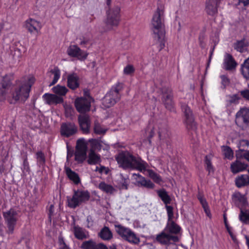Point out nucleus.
<instances>
[{
  "mask_svg": "<svg viewBox=\"0 0 249 249\" xmlns=\"http://www.w3.org/2000/svg\"><path fill=\"white\" fill-rule=\"evenodd\" d=\"M222 80L221 83L225 89L227 86L229 85L230 83V79L225 75H222L220 76Z\"/></svg>",
  "mask_w": 249,
  "mask_h": 249,
  "instance_id": "5fc2aeb1",
  "label": "nucleus"
},
{
  "mask_svg": "<svg viewBox=\"0 0 249 249\" xmlns=\"http://www.w3.org/2000/svg\"><path fill=\"white\" fill-rule=\"evenodd\" d=\"M106 24L111 27H117L121 21V8L116 6L110 8L107 12Z\"/></svg>",
  "mask_w": 249,
  "mask_h": 249,
  "instance_id": "9d476101",
  "label": "nucleus"
},
{
  "mask_svg": "<svg viewBox=\"0 0 249 249\" xmlns=\"http://www.w3.org/2000/svg\"><path fill=\"white\" fill-rule=\"evenodd\" d=\"M50 72L54 75L52 85L56 84L60 77V71L57 67H55L53 69L50 70Z\"/></svg>",
  "mask_w": 249,
  "mask_h": 249,
  "instance_id": "37998d69",
  "label": "nucleus"
},
{
  "mask_svg": "<svg viewBox=\"0 0 249 249\" xmlns=\"http://www.w3.org/2000/svg\"><path fill=\"white\" fill-rule=\"evenodd\" d=\"M65 170L68 178L72 181L75 184H78L80 182L78 174L73 171L70 167H66Z\"/></svg>",
  "mask_w": 249,
  "mask_h": 249,
  "instance_id": "cd10ccee",
  "label": "nucleus"
},
{
  "mask_svg": "<svg viewBox=\"0 0 249 249\" xmlns=\"http://www.w3.org/2000/svg\"><path fill=\"white\" fill-rule=\"evenodd\" d=\"M220 0H206L205 11L210 16H213L217 13V7Z\"/></svg>",
  "mask_w": 249,
  "mask_h": 249,
  "instance_id": "f3484780",
  "label": "nucleus"
},
{
  "mask_svg": "<svg viewBox=\"0 0 249 249\" xmlns=\"http://www.w3.org/2000/svg\"><path fill=\"white\" fill-rule=\"evenodd\" d=\"M58 241H59V244L60 247H65V246H67L66 245V244L65 243L63 238L59 237Z\"/></svg>",
  "mask_w": 249,
  "mask_h": 249,
  "instance_id": "0e129e2a",
  "label": "nucleus"
},
{
  "mask_svg": "<svg viewBox=\"0 0 249 249\" xmlns=\"http://www.w3.org/2000/svg\"><path fill=\"white\" fill-rule=\"evenodd\" d=\"M25 26L31 34L34 33L38 34L42 28L40 22L32 18H29L25 21Z\"/></svg>",
  "mask_w": 249,
  "mask_h": 249,
  "instance_id": "2eb2a0df",
  "label": "nucleus"
},
{
  "mask_svg": "<svg viewBox=\"0 0 249 249\" xmlns=\"http://www.w3.org/2000/svg\"><path fill=\"white\" fill-rule=\"evenodd\" d=\"M235 123L240 126L249 127V108H241L236 113Z\"/></svg>",
  "mask_w": 249,
  "mask_h": 249,
  "instance_id": "f8f14e48",
  "label": "nucleus"
},
{
  "mask_svg": "<svg viewBox=\"0 0 249 249\" xmlns=\"http://www.w3.org/2000/svg\"><path fill=\"white\" fill-rule=\"evenodd\" d=\"M224 64L226 70L229 71L235 69L237 65L232 56L229 53L226 54Z\"/></svg>",
  "mask_w": 249,
  "mask_h": 249,
  "instance_id": "b1692460",
  "label": "nucleus"
},
{
  "mask_svg": "<svg viewBox=\"0 0 249 249\" xmlns=\"http://www.w3.org/2000/svg\"><path fill=\"white\" fill-rule=\"evenodd\" d=\"M99 188L107 193L112 194L114 191V188L112 186L107 184L105 182L100 183Z\"/></svg>",
  "mask_w": 249,
  "mask_h": 249,
  "instance_id": "ea45409f",
  "label": "nucleus"
},
{
  "mask_svg": "<svg viewBox=\"0 0 249 249\" xmlns=\"http://www.w3.org/2000/svg\"><path fill=\"white\" fill-rule=\"evenodd\" d=\"M123 89V84L118 82L112 86L110 90L107 93L102 100L103 106L106 108L113 106L120 98V91Z\"/></svg>",
  "mask_w": 249,
  "mask_h": 249,
  "instance_id": "20e7f679",
  "label": "nucleus"
},
{
  "mask_svg": "<svg viewBox=\"0 0 249 249\" xmlns=\"http://www.w3.org/2000/svg\"><path fill=\"white\" fill-rule=\"evenodd\" d=\"M181 109L184 114V124L189 134H196L197 130V125L195 121L192 111L186 104L182 105Z\"/></svg>",
  "mask_w": 249,
  "mask_h": 249,
  "instance_id": "6e6552de",
  "label": "nucleus"
},
{
  "mask_svg": "<svg viewBox=\"0 0 249 249\" xmlns=\"http://www.w3.org/2000/svg\"><path fill=\"white\" fill-rule=\"evenodd\" d=\"M241 70L244 77L249 80V57L242 64Z\"/></svg>",
  "mask_w": 249,
  "mask_h": 249,
  "instance_id": "2f4dec72",
  "label": "nucleus"
},
{
  "mask_svg": "<svg viewBox=\"0 0 249 249\" xmlns=\"http://www.w3.org/2000/svg\"><path fill=\"white\" fill-rule=\"evenodd\" d=\"M89 142L90 143L91 146L90 150H92L94 151L96 150H101L102 145L100 140L95 139H92L89 140Z\"/></svg>",
  "mask_w": 249,
  "mask_h": 249,
  "instance_id": "79ce46f5",
  "label": "nucleus"
},
{
  "mask_svg": "<svg viewBox=\"0 0 249 249\" xmlns=\"http://www.w3.org/2000/svg\"><path fill=\"white\" fill-rule=\"evenodd\" d=\"M22 174L26 176L27 173L29 174L30 172V167L29 162L28 161L27 157L26 156L23 160L22 166L21 167Z\"/></svg>",
  "mask_w": 249,
  "mask_h": 249,
  "instance_id": "c03bdc74",
  "label": "nucleus"
},
{
  "mask_svg": "<svg viewBox=\"0 0 249 249\" xmlns=\"http://www.w3.org/2000/svg\"><path fill=\"white\" fill-rule=\"evenodd\" d=\"M107 129L103 128L102 125L98 122H95L94 124L93 131L97 135L105 134Z\"/></svg>",
  "mask_w": 249,
  "mask_h": 249,
  "instance_id": "58836bf2",
  "label": "nucleus"
},
{
  "mask_svg": "<svg viewBox=\"0 0 249 249\" xmlns=\"http://www.w3.org/2000/svg\"><path fill=\"white\" fill-rule=\"evenodd\" d=\"M97 246L98 244H96L92 239H90L83 242L80 246V248L81 249H98Z\"/></svg>",
  "mask_w": 249,
  "mask_h": 249,
  "instance_id": "7c9ffc66",
  "label": "nucleus"
},
{
  "mask_svg": "<svg viewBox=\"0 0 249 249\" xmlns=\"http://www.w3.org/2000/svg\"><path fill=\"white\" fill-rule=\"evenodd\" d=\"M223 151L226 158L231 159L233 157V151L229 146H224Z\"/></svg>",
  "mask_w": 249,
  "mask_h": 249,
  "instance_id": "3c124183",
  "label": "nucleus"
},
{
  "mask_svg": "<svg viewBox=\"0 0 249 249\" xmlns=\"http://www.w3.org/2000/svg\"><path fill=\"white\" fill-rule=\"evenodd\" d=\"M73 234L75 237L80 240L88 238L86 231L79 226H75L73 227Z\"/></svg>",
  "mask_w": 249,
  "mask_h": 249,
  "instance_id": "a878e982",
  "label": "nucleus"
},
{
  "mask_svg": "<svg viewBox=\"0 0 249 249\" xmlns=\"http://www.w3.org/2000/svg\"><path fill=\"white\" fill-rule=\"evenodd\" d=\"M14 79V74L9 73L1 77L0 80V86L10 88Z\"/></svg>",
  "mask_w": 249,
  "mask_h": 249,
  "instance_id": "393cba45",
  "label": "nucleus"
},
{
  "mask_svg": "<svg viewBox=\"0 0 249 249\" xmlns=\"http://www.w3.org/2000/svg\"><path fill=\"white\" fill-rule=\"evenodd\" d=\"M79 78L75 73L70 74L67 76V86L72 90H75L79 88Z\"/></svg>",
  "mask_w": 249,
  "mask_h": 249,
  "instance_id": "a211bd4d",
  "label": "nucleus"
},
{
  "mask_svg": "<svg viewBox=\"0 0 249 249\" xmlns=\"http://www.w3.org/2000/svg\"><path fill=\"white\" fill-rule=\"evenodd\" d=\"M43 98L48 105L60 104L63 102L62 97L53 94L45 93L43 95Z\"/></svg>",
  "mask_w": 249,
  "mask_h": 249,
  "instance_id": "aec40b11",
  "label": "nucleus"
},
{
  "mask_svg": "<svg viewBox=\"0 0 249 249\" xmlns=\"http://www.w3.org/2000/svg\"><path fill=\"white\" fill-rule=\"evenodd\" d=\"M94 101L91 96L80 97L75 99L74 107L80 113H85L90 110L91 102Z\"/></svg>",
  "mask_w": 249,
  "mask_h": 249,
  "instance_id": "9b49d317",
  "label": "nucleus"
},
{
  "mask_svg": "<svg viewBox=\"0 0 249 249\" xmlns=\"http://www.w3.org/2000/svg\"><path fill=\"white\" fill-rule=\"evenodd\" d=\"M79 40H80L79 45L82 47L87 48V45L89 44H90V46L91 45V44L90 43V39L89 37L82 36L79 38Z\"/></svg>",
  "mask_w": 249,
  "mask_h": 249,
  "instance_id": "09e8293b",
  "label": "nucleus"
},
{
  "mask_svg": "<svg viewBox=\"0 0 249 249\" xmlns=\"http://www.w3.org/2000/svg\"><path fill=\"white\" fill-rule=\"evenodd\" d=\"M54 205L53 204H51L49 208L48 209V216H53L54 215Z\"/></svg>",
  "mask_w": 249,
  "mask_h": 249,
  "instance_id": "680f3d73",
  "label": "nucleus"
},
{
  "mask_svg": "<svg viewBox=\"0 0 249 249\" xmlns=\"http://www.w3.org/2000/svg\"><path fill=\"white\" fill-rule=\"evenodd\" d=\"M79 123L80 129L84 134L89 133V128L90 126V120L88 116H82L78 118Z\"/></svg>",
  "mask_w": 249,
  "mask_h": 249,
  "instance_id": "6ab92c4d",
  "label": "nucleus"
},
{
  "mask_svg": "<svg viewBox=\"0 0 249 249\" xmlns=\"http://www.w3.org/2000/svg\"><path fill=\"white\" fill-rule=\"evenodd\" d=\"M181 234H175V235H173L172 234V242H178L179 241V240L181 238Z\"/></svg>",
  "mask_w": 249,
  "mask_h": 249,
  "instance_id": "bf43d9fd",
  "label": "nucleus"
},
{
  "mask_svg": "<svg viewBox=\"0 0 249 249\" xmlns=\"http://www.w3.org/2000/svg\"><path fill=\"white\" fill-rule=\"evenodd\" d=\"M157 193L159 197L161 198L162 201L166 205V208H167V206H169L167 205V204L170 203L171 198L164 190H158Z\"/></svg>",
  "mask_w": 249,
  "mask_h": 249,
  "instance_id": "c756f323",
  "label": "nucleus"
},
{
  "mask_svg": "<svg viewBox=\"0 0 249 249\" xmlns=\"http://www.w3.org/2000/svg\"><path fill=\"white\" fill-rule=\"evenodd\" d=\"M90 197V193L87 190L74 189L72 197L67 199L68 206L70 208L75 209L82 204L87 203Z\"/></svg>",
  "mask_w": 249,
  "mask_h": 249,
  "instance_id": "39448f33",
  "label": "nucleus"
},
{
  "mask_svg": "<svg viewBox=\"0 0 249 249\" xmlns=\"http://www.w3.org/2000/svg\"><path fill=\"white\" fill-rule=\"evenodd\" d=\"M149 176L156 183H160L161 181L160 176L154 171H151L149 172Z\"/></svg>",
  "mask_w": 249,
  "mask_h": 249,
  "instance_id": "603ef678",
  "label": "nucleus"
},
{
  "mask_svg": "<svg viewBox=\"0 0 249 249\" xmlns=\"http://www.w3.org/2000/svg\"><path fill=\"white\" fill-rule=\"evenodd\" d=\"M167 132V130L166 129H164L163 130L161 129H159V136L160 139H161L163 137H165V134Z\"/></svg>",
  "mask_w": 249,
  "mask_h": 249,
  "instance_id": "052dcab7",
  "label": "nucleus"
},
{
  "mask_svg": "<svg viewBox=\"0 0 249 249\" xmlns=\"http://www.w3.org/2000/svg\"><path fill=\"white\" fill-rule=\"evenodd\" d=\"M205 164L206 165V170L210 173L211 172H213V166L212 164L211 161L209 159L208 156H206L205 157Z\"/></svg>",
  "mask_w": 249,
  "mask_h": 249,
  "instance_id": "8fccbe9b",
  "label": "nucleus"
},
{
  "mask_svg": "<svg viewBox=\"0 0 249 249\" xmlns=\"http://www.w3.org/2000/svg\"><path fill=\"white\" fill-rule=\"evenodd\" d=\"M114 228L117 234L124 240L134 245L140 243V238L130 228L124 226L117 222L114 224Z\"/></svg>",
  "mask_w": 249,
  "mask_h": 249,
  "instance_id": "423d86ee",
  "label": "nucleus"
},
{
  "mask_svg": "<svg viewBox=\"0 0 249 249\" xmlns=\"http://www.w3.org/2000/svg\"><path fill=\"white\" fill-rule=\"evenodd\" d=\"M87 227L88 228H90L93 226L94 220L93 219L91 215H89L87 216Z\"/></svg>",
  "mask_w": 249,
  "mask_h": 249,
  "instance_id": "6e6d98bb",
  "label": "nucleus"
},
{
  "mask_svg": "<svg viewBox=\"0 0 249 249\" xmlns=\"http://www.w3.org/2000/svg\"><path fill=\"white\" fill-rule=\"evenodd\" d=\"M164 9L163 5L159 4L151 20L152 37L156 43L160 44V51L165 47V32L163 30Z\"/></svg>",
  "mask_w": 249,
  "mask_h": 249,
  "instance_id": "f257e3e1",
  "label": "nucleus"
},
{
  "mask_svg": "<svg viewBox=\"0 0 249 249\" xmlns=\"http://www.w3.org/2000/svg\"><path fill=\"white\" fill-rule=\"evenodd\" d=\"M74 160L78 163H82L87 158V152L75 151Z\"/></svg>",
  "mask_w": 249,
  "mask_h": 249,
  "instance_id": "a19ab883",
  "label": "nucleus"
},
{
  "mask_svg": "<svg viewBox=\"0 0 249 249\" xmlns=\"http://www.w3.org/2000/svg\"><path fill=\"white\" fill-rule=\"evenodd\" d=\"M168 222L166 227L159 234L156 235L154 240L162 245H167L171 241V206H167Z\"/></svg>",
  "mask_w": 249,
  "mask_h": 249,
  "instance_id": "0eeeda50",
  "label": "nucleus"
},
{
  "mask_svg": "<svg viewBox=\"0 0 249 249\" xmlns=\"http://www.w3.org/2000/svg\"><path fill=\"white\" fill-rule=\"evenodd\" d=\"M36 158L37 162L40 165H43L46 162L45 157L44 154L41 151H38L36 153Z\"/></svg>",
  "mask_w": 249,
  "mask_h": 249,
  "instance_id": "49530a36",
  "label": "nucleus"
},
{
  "mask_svg": "<svg viewBox=\"0 0 249 249\" xmlns=\"http://www.w3.org/2000/svg\"><path fill=\"white\" fill-rule=\"evenodd\" d=\"M10 88L0 86V102H4L6 100L8 99H11V98H8V94Z\"/></svg>",
  "mask_w": 249,
  "mask_h": 249,
  "instance_id": "4c0bfd02",
  "label": "nucleus"
},
{
  "mask_svg": "<svg viewBox=\"0 0 249 249\" xmlns=\"http://www.w3.org/2000/svg\"><path fill=\"white\" fill-rule=\"evenodd\" d=\"M98 249H108L107 246L103 243H100L98 244L97 246Z\"/></svg>",
  "mask_w": 249,
  "mask_h": 249,
  "instance_id": "338daca9",
  "label": "nucleus"
},
{
  "mask_svg": "<svg viewBox=\"0 0 249 249\" xmlns=\"http://www.w3.org/2000/svg\"><path fill=\"white\" fill-rule=\"evenodd\" d=\"M228 100H227V102L230 105L232 104H237L239 100L240 99V97L237 94L228 95Z\"/></svg>",
  "mask_w": 249,
  "mask_h": 249,
  "instance_id": "de8ad7c7",
  "label": "nucleus"
},
{
  "mask_svg": "<svg viewBox=\"0 0 249 249\" xmlns=\"http://www.w3.org/2000/svg\"><path fill=\"white\" fill-rule=\"evenodd\" d=\"M197 198L202 205V207L208 206V203L205 198H204L201 195H198Z\"/></svg>",
  "mask_w": 249,
  "mask_h": 249,
  "instance_id": "13d9d810",
  "label": "nucleus"
},
{
  "mask_svg": "<svg viewBox=\"0 0 249 249\" xmlns=\"http://www.w3.org/2000/svg\"><path fill=\"white\" fill-rule=\"evenodd\" d=\"M119 167L124 170H136L144 171L148 167L147 163L140 156H135L128 151H122L115 158Z\"/></svg>",
  "mask_w": 249,
  "mask_h": 249,
  "instance_id": "f03ea898",
  "label": "nucleus"
},
{
  "mask_svg": "<svg viewBox=\"0 0 249 249\" xmlns=\"http://www.w3.org/2000/svg\"><path fill=\"white\" fill-rule=\"evenodd\" d=\"M240 93L244 99L249 101V89L241 90L240 91Z\"/></svg>",
  "mask_w": 249,
  "mask_h": 249,
  "instance_id": "4d7b16f0",
  "label": "nucleus"
},
{
  "mask_svg": "<svg viewBox=\"0 0 249 249\" xmlns=\"http://www.w3.org/2000/svg\"><path fill=\"white\" fill-rule=\"evenodd\" d=\"M172 249H186V248L182 245H176L172 243Z\"/></svg>",
  "mask_w": 249,
  "mask_h": 249,
  "instance_id": "e2e57ef3",
  "label": "nucleus"
},
{
  "mask_svg": "<svg viewBox=\"0 0 249 249\" xmlns=\"http://www.w3.org/2000/svg\"><path fill=\"white\" fill-rule=\"evenodd\" d=\"M75 151L87 152V145L83 139H78L77 141L75 147Z\"/></svg>",
  "mask_w": 249,
  "mask_h": 249,
  "instance_id": "72a5a7b5",
  "label": "nucleus"
},
{
  "mask_svg": "<svg viewBox=\"0 0 249 249\" xmlns=\"http://www.w3.org/2000/svg\"><path fill=\"white\" fill-rule=\"evenodd\" d=\"M135 71L134 67L131 64L127 65L123 70V73L126 75H132Z\"/></svg>",
  "mask_w": 249,
  "mask_h": 249,
  "instance_id": "a18cd8bd",
  "label": "nucleus"
},
{
  "mask_svg": "<svg viewBox=\"0 0 249 249\" xmlns=\"http://www.w3.org/2000/svg\"><path fill=\"white\" fill-rule=\"evenodd\" d=\"M67 53L71 57L76 58L80 61H84L88 56L87 52L81 50L76 45H70L67 50Z\"/></svg>",
  "mask_w": 249,
  "mask_h": 249,
  "instance_id": "ddd939ff",
  "label": "nucleus"
},
{
  "mask_svg": "<svg viewBox=\"0 0 249 249\" xmlns=\"http://www.w3.org/2000/svg\"><path fill=\"white\" fill-rule=\"evenodd\" d=\"M133 176H137L139 179L136 181L135 185L138 186H143L147 188L152 189L154 187V184L150 180L145 179V178L140 174H133Z\"/></svg>",
  "mask_w": 249,
  "mask_h": 249,
  "instance_id": "412c9836",
  "label": "nucleus"
},
{
  "mask_svg": "<svg viewBox=\"0 0 249 249\" xmlns=\"http://www.w3.org/2000/svg\"><path fill=\"white\" fill-rule=\"evenodd\" d=\"M35 82L33 77H28L27 80L16 81L15 85L10 90L11 99H8V102L12 104L21 101L25 102L29 97L31 88Z\"/></svg>",
  "mask_w": 249,
  "mask_h": 249,
  "instance_id": "7ed1b4c3",
  "label": "nucleus"
},
{
  "mask_svg": "<svg viewBox=\"0 0 249 249\" xmlns=\"http://www.w3.org/2000/svg\"><path fill=\"white\" fill-rule=\"evenodd\" d=\"M172 234H181V228L172 221Z\"/></svg>",
  "mask_w": 249,
  "mask_h": 249,
  "instance_id": "864d4df0",
  "label": "nucleus"
},
{
  "mask_svg": "<svg viewBox=\"0 0 249 249\" xmlns=\"http://www.w3.org/2000/svg\"><path fill=\"white\" fill-rule=\"evenodd\" d=\"M60 132L62 136L69 138L77 133V127L73 123H63L61 125Z\"/></svg>",
  "mask_w": 249,
  "mask_h": 249,
  "instance_id": "4468645a",
  "label": "nucleus"
},
{
  "mask_svg": "<svg viewBox=\"0 0 249 249\" xmlns=\"http://www.w3.org/2000/svg\"><path fill=\"white\" fill-rule=\"evenodd\" d=\"M247 165L239 160H236L231 164V170L233 174H237L246 170Z\"/></svg>",
  "mask_w": 249,
  "mask_h": 249,
  "instance_id": "4be33fe9",
  "label": "nucleus"
},
{
  "mask_svg": "<svg viewBox=\"0 0 249 249\" xmlns=\"http://www.w3.org/2000/svg\"><path fill=\"white\" fill-rule=\"evenodd\" d=\"M203 208L204 212L206 213V215L208 217H211V214L210 210L209 208L208 205L207 206H205L204 207H203Z\"/></svg>",
  "mask_w": 249,
  "mask_h": 249,
  "instance_id": "69168bd1",
  "label": "nucleus"
},
{
  "mask_svg": "<svg viewBox=\"0 0 249 249\" xmlns=\"http://www.w3.org/2000/svg\"><path fill=\"white\" fill-rule=\"evenodd\" d=\"M248 46V43L243 39L237 41L234 44V48L237 51L243 53L247 50Z\"/></svg>",
  "mask_w": 249,
  "mask_h": 249,
  "instance_id": "473e14b6",
  "label": "nucleus"
},
{
  "mask_svg": "<svg viewBox=\"0 0 249 249\" xmlns=\"http://www.w3.org/2000/svg\"><path fill=\"white\" fill-rule=\"evenodd\" d=\"M232 201L240 209L246 208L248 205L247 198L240 192H235L232 195Z\"/></svg>",
  "mask_w": 249,
  "mask_h": 249,
  "instance_id": "dca6fc26",
  "label": "nucleus"
},
{
  "mask_svg": "<svg viewBox=\"0 0 249 249\" xmlns=\"http://www.w3.org/2000/svg\"><path fill=\"white\" fill-rule=\"evenodd\" d=\"M162 101L165 107L169 110H171V95L170 93H163Z\"/></svg>",
  "mask_w": 249,
  "mask_h": 249,
  "instance_id": "e433bc0d",
  "label": "nucleus"
},
{
  "mask_svg": "<svg viewBox=\"0 0 249 249\" xmlns=\"http://www.w3.org/2000/svg\"><path fill=\"white\" fill-rule=\"evenodd\" d=\"M53 92L60 96H65L68 91V89L65 86L57 85L53 88Z\"/></svg>",
  "mask_w": 249,
  "mask_h": 249,
  "instance_id": "c9c22d12",
  "label": "nucleus"
},
{
  "mask_svg": "<svg viewBox=\"0 0 249 249\" xmlns=\"http://www.w3.org/2000/svg\"><path fill=\"white\" fill-rule=\"evenodd\" d=\"M235 184L238 188L249 185V176L248 175H242L238 176L235 179Z\"/></svg>",
  "mask_w": 249,
  "mask_h": 249,
  "instance_id": "c85d7f7f",
  "label": "nucleus"
},
{
  "mask_svg": "<svg viewBox=\"0 0 249 249\" xmlns=\"http://www.w3.org/2000/svg\"><path fill=\"white\" fill-rule=\"evenodd\" d=\"M106 170L105 173L107 174L108 173V171L106 170V168L105 166L101 165L99 167V172L100 174H102Z\"/></svg>",
  "mask_w": 249,
  "mask_h": 249,
  "instance_id": "774afa93",
  "label": "nucleus"
},
{
  "mask_svg": "<svg viewBox=\"0 0 249 249\" xmlns=\"http://www.w3.org/2000/svg\"><path fill=\"white\" fill-rule=\"evenodd\" d=\"M102 161L101 156L92 150H90L88 155L87 162L89 165L100 164Z\"/></svg>",
  "mask_w": 249,
  "mask_h": 249,
  "instance_id": "5701e85b",
  "label": "nucleus"
},
{
  "mask_svg": "<svg viewBox=\"0 0 249 249\" xmlns=\"http://www.w3.org/2000/svg\"><path fill=\"white\" fill-rule=\"evenodd\" d=\"M98 236L104 241H109L113 238V233L108 227L104 226L99 232Z\"/></svg>",
  "mask_w": 249,
  "mask_h": 249,
  "instance_id": "bb28decb",
  "label": "nucleus"
},
{
  "mask_svg": "<svg viewBox=\"0 0 249 249\" xmlns=\"http://www.w3.org/2000/svg\"><path fill=\"white\" fill-rule=\"evenodd\" d=\"M3 216L8 229L7 233H13L18 220V211L14 208H11L8 211L3 212Z\"/></svg>",
  "mask_w": 249,
  "mask_h": 249,
  "instance_id": "1a4fd4ad",
  "label": "nucleus"
},
{
  "mask_svg": "<svg viewBox=\"0 0 249 249\" xmlns=\"http://www.w3.org/2000/svg\"><path fill=\"white\" fill-rule=\"evenodd\" d=\"M240 210L239 220L244 224H249V211L243 208Z\"/></svg>",
  "mask_w": 249,
  "mask_h": 249,
  "instance_id": "f704fd0d",
  "label": "nucleus"
}]
</instances>
